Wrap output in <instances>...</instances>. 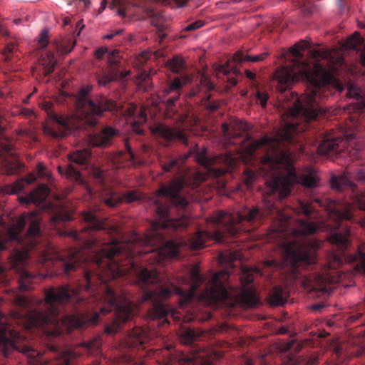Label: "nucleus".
I'll return each mask as SVG.
<instances>
[{"label":"nucleus","mask_w":365,"mask_h":365,"mask_svg":"<svg viewBox=\"0 0 365 365\" xmlns=\"http://www.w3.org/2000/svg\"><path fill=\"white\" fill-rule=\"evenodd\" d=\"M196 160L205 168H209L212 165L211 160H208L206 157L205 150H202L200 152H198L195 155Z\"/></svg>","instance_id":"49"},{"label":"nucleus","mask_w":365,"mask_h":365,"mask_svg":"<svg viewBox=\"0 0 365 365\" xmlns=\"http://www.w3.org/2000/svg\"><path fill=\"white\" fill-rule=\"evenodd\" d=\"M162 5L169 6H184L187 2V0H154Z\"/></svg>","instance_id":"53"},{"label":"nucleus","mask_w":365,"mask_h":365,"mask_svg":"<svg viewBox=\"0 0 365 365\" xmlns=\"http://www.w3.org/2000/svg\"><path fill=\"white\" fill-rule=\"evenodd\" d=\"M84 346L90 350H96L99 348L100 343L97 338L84 343Z\"/></svg>","instance_id":"62"},{"label":"nucleus","mask_w":365,"mask_h":365,"mask_svg":"<svg viewBox=\"0 0 365 365\" xmlns=\"http://www.w3.org/2000/svg\"><path fill=\"white\" fill-rule=\"evenodd\" d=\"M188 78H177L173 79L168 87L164 89V93L173 95L165 100V106L167 109L171 110L175 103L178 101L180 96V90L182 87L187 84Z\"/></svg>","instance_id":"25"},{"label":"nucleus","mask_w":365,"mask_h":365,"mask_svg":"<svg viewBox=\"0 0 365 365\" xmlns=\"http://www.w3.org/2000/svg\"><path fill=\"white\" fill-rule=\"evenodd\" d=\"M283 247L284 264L297 267L314 263V252L319 247V242L303 237L300 240L285 242Z\"/></svg>","instance_id":"8"},{"label":"nucleus","mask_w":365,"mask_h":365,"mask_svg":"<svg viewBox=\"0 0 365 365\" xmlns=\"http://www.w3.org/2000/svg\"><path fill=\"white\" fill-rule=\"evenodd\" d=\"M267 56V53H262L256 56H246L247 61H252L253 63L260 62L264 59V58Z\"/></svg>","instance_id":"60"},{"label":"nucleus","mask_w":365,"mask_h":365,"mask_svg":"<svg viewBox=\"0 0 365 365\" xmlns=\"http://www.w3.org/2000/svg\"><path fill=\"white\" fill-rule=\"evenodd\" d=\"M151 133L156 138H163L165 140H178L187 145V139L181 130L172 128L162 123H158L150 127Z\"/></svg>","instance_id":"20"},{"label":"nucleus","mask_w":365,"mask_h":365,"mask_svg":"<svg viewBox=\"0 0 365 365\" xmlns=\"http://www.w3.org/2000/svg\"><path fill=\"white\" fill-rule=\"evenodd\" d=\"M87 258L85 252L82 250H70L66 257L60 254L56 247L50 245L43 255L42 262L48 260L59 262L63 268L64 273L68 274L78 267L79 262L86 261Z\"/></svg>","instance_id":"14"},{"label":"nucleus","mask_w":365,"mask_h":365,"mask_svg":"<svg viewBox=\"0 0 365 365\" xmlns=\"http://www.w3.org/2000/svg\"><path fill=\"white\" fill-rule=\"evenodd\" d=\"M256 268L243 267L240 274V280L243 289L237 292L232 287H227V282L230 274L226 271H220L215 273L208 281L206 289L202 294V299L208 303L215 304L223 302L229 307H232L238 302L250 308L257 305L259 302L255 290L250 284L254 280V274L258 273Z\"/></svg>","instance_id":"6"},{"label":"nucleus","mask_w":365,"mask_h":365,"mask_svg":"<svg viewBox=\"0 0 365 365\" xmlns=\"http://www.w3.org/2000/svg\"><path fill=\"white\" fill-rule=\"evenodd\" d=\"M116 130L111 127H106L101 133L89 137V142L92 146L105 147L110 144L113 137L115 135Z\"/></svg>","instance_id":"28"},{"label":"nucleus","mask_w":365,"mask_h":365,"mask_svg":"<svg viewBox=\"0 0 365 365\" xmlns=\"http://www.w3.org/2000/svg\"><path fill=\"white\" fill-rule=\"evenodd\" d=\"M361 42V37L359 33L355 32L351 37L346 39L343 45L345 49H355L356 46Z\"/></svg>","instance_id":"46"},{"label":"nucleus","mask_w":365,"mask_h":365,"mask_svg":"<svg viewBox=\"0 0 365 365\" xmlns=\"http://www.w3.org/2000/svg\"><path fill=\"white\" fill-rule=\"evenodd\" d=\"M19 287L21 290L26 291L32 289L34 276L24 269L19 271Z\"/></svg>","instance_id":"37"},{"label":"nucleus","mask_w":365,"mask_h":365,"mask_svg":"<svg viewBox=\"0 0 365 365\" xmlns=\"http://www.w3.org/2000/svg\"><path fill=\"white\" fill-rule=\"evenodd\" d=\"M29 223L28 228L26 241V250L32 249L35 244V237L40 235V219L36 217L35 212H29L26 215L19 217L16 222L12 225L8 230L10 240H19V235L24 230L26 223Z\"/></svg>","instance_id":"13"},{"label":"nucleus","mask_w":365,"mask_h":365,"mask_svg":"<svg viewBox=\"0 0 365 365\" xmlns=\"http://www.w3.org/2000/svg\"><path fill=\"white\" fill-rule=\"evenodd\" d=\"M55 63H56V61L54 59L53 54L51 52L46 53L45 56L43 58L41 63L44 70V73L46 74L52 73L53 71Z\"/></svg>","instance_id":"44"},{"label":"nucleus","mask_w":365,"mask_h":365,"mask_svg":"<svg viewBox=\"0 0 365 365\" xmlns=\"http://www.w3.org/2000/svg\"><path fill=\"white\" fill-rule=\"evenodd\" d=\"M309 57L316 59V63H319L322 68H323L325 71L331 73V79L326 83V88L329 83H331L333 80V76L334 71L336 70L337 67L341 66L343 63V58L341 57H337L336 58V62L331 66H329L328 69H326L322 66L321 63H319L320 61H327V63L330 62V60L333 58L331 56V52L324 49V48H314L309 51ZM311 69L313 67H311Z\"/></svg>","instance_id":"21"},{"label":"nucleus","mask_w":365,"mask_h":365,"mask_svg":"<svg viewBox=\"0 0 365 365\" xmlns=\"http://www.w3.org/2000/svg\"><path fill=\"white\" fill-rule=\"evenodd\" d=\"M91 90V86L83 88L77 95L76 116L81 118L85 123L94 125L97 123V118L102 112L109 110L106 106H97L88 95Z\"/></svg>","instance_id":"12"},{"label":"nucleus","mask_w":365,"mask_h":365,"mask_svg":"<svg viewBox=\"0 0 365 365\" xmlns=\"http://www.w3.org/2000/svg\"><path fill=\"white\" fill-rule=\"evenodd\" d=\"M226 145H240L245 143V138H240L248 129L247 124L239 119L231 120L230 123L222 125Z\"/></svg>","instance_id":"18"},{"label":"nucleus","mask_w":365,"mask_h":365,"mask_svg":"<svg viewBox=\"0 0 365 365\" xmlns=\"http://www.w3.org/2000/svg\"><path fill=\"white\" fill-rule=\"evenodd\" d=\"M214 68L217 71V73H222L224 76H227L230 72L229 69V62L220 65H215Z\"/></svg>","instance_id":"55"},{"label":"nucleus","mask_w":365,"mask_h":365,"mask_svg":"<svg viewBox=\"0 0 365 365\" xmlns=\"http://www.w3.org/2000/svg\"><path fill=\"white\" fill-rule=\"evenodd\" d=\"M288 294L286 288L276 286L269 295V303L272 306H280L287 301Z\"/></svg>","instance_id":"32"},{"label":"nucleus","mask_w":365,"mask_h":365,"mask_svg":"<svg viewBox=\"0 0 365 365\" xmlns=\"http://www.w3.org/2000/svg\"><path fill=\"white\" fill-rule=\"evenodd\" d=\"M346 96L356 100L353 104L357 105V109L365 108V91L351 83L346 84Z\"/></svg>","instance_id":"31"},{"label":"nucleus","mask_w":365,"mask_h":365,"mask_svg":"<svg viewBox=\"0 0 365 365\" xmlns=\"http://www.w3.org/2000/svg\"><path fill=\"white\" fill-rule=\"evenodd\" d=\"M302 130L296 121L287 123L276 136L264 135L259 140L247 141L243 147H240L237 155L227 153L223 160L230 168L236 167L239 161L247 164L252 160L257 149L265 147L267 153L262 159V168L264 175L271 177L270 180L265 181L266 194L270 196L278 191L279 197L285 198L296 182H301L307 187H315L319 181L317 176L310 173L304 175L300 178L297 177L292 164V153L285 150L281 144L282 141L292 143L294 134Z\"/></svg>","instance_id":"2"},{"label":"nucleus","mask_w":365,"mask_h":365,"mask_svg":"<svg viewBox=\"0 0 365 365\" xmlns=\"http://www.w3.org/2000/svg\"><path fill=\"white\" fill-rule=\"evenodd\" d=\"M76 118L83 120L77 116L65 117L56 114H51L50 118L43 124V133L51 138H64L79 126L76 124Z\"/></svg>","instance_id":"15"},{"label":"nucleus","mask_w":365,"mask_h":365,"mask_svg":"<svg viewBox=\"0 0 365 365\" xmlns=\"http://www.w3.org/2000/svg\"><path fill=\"white\" fill-rule=\"evenodd\" d=\"M91 90V86L83 88L77 95L76 116L81 118L85 123L94 125L97 123V118L102 112L109 110L106 106H97L88 95Z\"/></svg>","instance_id":"11"},{"label":"nucleus","mask_w":365,"mask_h":365,"mask_svg":"<svg viewBox=\"0 0 365 365\" xmlns=\"http://www.w3.org/2000/svg\"><path fill=\"white\" fill-rule=\"evenodd\" d=\"M255 178L256 174L252 170L247 168L245 170L242 176V181L244 182L245 185L247 186V188L252 187V184L255 180Z\"/></svg>","instance_id":"48"},{"label":"nucleus","mask_w":365,"mask_h":365,"mask_svg":"<svg viewBox=\"0 0 365 365\" xmlns=\"http://www.w3.org/2000/svg\"><path fill=\"white\" fill-rule=\"evenodd\" d=\"M183 59L180 56H174L169 62V67L173 72L178 73L183 67Z\"/></svg>","instance_id":"47"},{"label":"nucleus","mask_w":365,"mask_h":365,"mask_svg":"<svg viewBox=\"0 0 365 365\" xmlns=\"http://www.w3.org/2000/svg\"><path fill=\"white\" fill-rule=\"evenodd\" d=\"M264 212L259 207H253L246 215H240L237 211L228 212L219 211L213 213L208 221L225 227L229 235H235L240 230L239 224L242 220L255 222L262 219Z\"/></svg>","instance_id":"10"},{"label":"nucleus","mask_w":365,"mask_h":365,"mask_svg":"<svg viewBox=\"0 0 365 365\" xmlns=\"http://www.w3.org/2000/svg\"><path fill=\"white\" fill-rule=\"evenodd\" d=\"M138 108L133 104H130L126 108L125 110V116L134 117L133 120L131 122L132 128L135 133L140 134L142 130L140 125L146 122L147 116L145 112L140 108L138 112Z\"/></svg>","instance_id":"27"},{"label":"nucleus","mask_w":365,"mask_h":365,"mask_svg":"<svg viewBox=\"0 0 365 365\" xmlns=\"http://www.w3.org/2000/svg\"><path fill=\"white\" fill-rule=\"evenodd\" d=\"M358 120L356 116H351L349 123H346L344 138L336 137L327 138L319 144L317 152L319 155L326 156L327 159L334 160V158H344V154L350 156L355 155L357 151L354 149L351 142L356 138V134L351 133L353 128L357 127Z\"/></svg>","instance_id":"7"},{"label":"nucleus","mask_w":365,"mask_h":365,"mask_svg":"<svg viewBox=\"0 0 365 365\" xmlns=\"http://www.w3.org/2000/svg\"><path fill=\"white\" fill-rule=\"evenodd\" d=\"M351 176H354L359 181H365V167L358 169L355 174L346 173L340 177H333L331 181V187L336 190H341L342 186L353 188L354 184L350 179Z\"/></svg>","instance_id":"24"},{"label":"nucleus","mask_w":365,"mask_h":365,"mask_svg":"<svg viewBox=\"0 0 365 365\" xmlns=\"http://www.w3.org/2000/svg\"><path fill=\"white\" fill-rule=\"evenodd\" d=\"M208 239H213L215 242H222V235L220 231L214 232L207 230L199 231L187 241L182 240L167 241L163 247L140 250L138 245H156L163 242L162 234L157 230H153L146 234L143 239L138 234H133L129 241L115 240L104 245V247L93 258V264L98 267L99 271L91 269L85 271L84 279L87 282V285L85 286L86 290L94 292L96 284H105L101 292L103 295L101 314H105L109 312L111 308L115 309V321L112 325L106 327V332L107 334L116 332L120 324L130 320L132 317L130 301L127 299L124 294L117 297L106 283L109 279H115L129 272L130 269H133L135 254L137 252L149 254L150 256L147 260L150 261V264H158L167 257L177 255L181 247L186 246L191 250L202 249L204 242Z\"/></svg>","instance_id":"1"},{"label":"nucleus","mask_w":365,"mask_h":365,"mask_svg":"<svg viewBox=\"0 0 365 365\" xmlns=\"http://www.w3.org/2000/svg\"><path fill=\"white\" fill-rule=\"evenodd\" d=\"M151 334L145 329L140 327H135L129 332L128 334V342L127 346H142L148 339H150Z\"/></svg>","instance_id":"30"},{"label":"nucleus","mask_w":365,"mask_h":365,"mask_svg":"<svg viewBox=\"0 0 365 365\" xmlns=\"http://www.w3.org/2000/svg\"><path fill=\"white\" fill-rule=\"evenodd\" d=\"M189 157V155H185L182 157H180L179 159H175V160H170L169 163H168L167 164H165L163 166V168L165 171L166 172H168L171 170V168H173L175 167H177L178 166V164H179V162H182L183 160H185L186 158H187Z\"/></svg>","instance_id":"51"},{"label":"nucleus","mask_w":365,"mask_h":365,"mask_svg":"<svg viewBox=\"0 0 365 365\" xmlns=\"http://www.w3.org/2000/svg\"><path fill=\"white\" fill-rule=\"evenodd\" d=\"M309 47V43L304 41H299L292 46L289 48V53L295 57V59L292 60V61H308L307 60L303 59L302 52L308 49Z\"/></svg>","instance_id":"36"},{"label":"nucleus","mask_w":365,"mask_h":365,"mask_svg":"<svg viewBox=\"0 0 365 365\" xmlns=\"http://www.w3.org/2000/svg\"><path fill=\"white\" fill-rule=\"evenodd\" d=\"M257 103H259L262 108H264L268 101V95L265 93L257 92L255 93Z\"/></svg>","instance_id":"56"},{"label":"nucleus","mask_w":365,"mask_h":365,"mask_svg":"<svg viewBox=\"0 0 365 365\" xmlns=\"http://www.w3.org/2000/svg\"><path fill=\"white\" fill-rule=\"evenodd\" d=\"M26 184H27L26 181L24 179H21L12 185L3 187L2 192L7 195L16 194L24 189Z\"/></svg>","instance_id":"41"},{"label":"nucleus","mask_w":365,"mask_h":365,"mask_svg":"<svg viewBox=\"0 0 365 365\" xmlns=\"http://www.w3.org/2000/svg\"><path fill=\"white\" fill-rule=\"evenodd\" d=\"M100 196L101 201L109 207H115L120 202H130L135 199V195L133 192H128L120 198L110 190L102 191Z\"/></svg>","instance_id":"29"},{"label":"nucleus","mask_w":365,"mask_h":365,"mask_svg":"<svg viewBox=\"0 0 365 365\" xmlns=\"http://www.w3.org/2000/svg\"><path fill=\"white\" fill-rule=\"evenodd\" d=\"M157 205V214L160 220H161V227H173V229H180L187 227V219L182 217V218H171L170 213L173 211L175 207H179V206H175L171 202V206L168 207L164 205L158 204ZM181 207V206H180Z\"/></svg>","instance_id":"19"},{"label":"nucleus","mask_w":365,"mask_h":365,"mask_svg":"<svg viewBox=\"0 0 365 365\" xmlns=\"http://www.w3.org/2000/svg\"><path fill=\"white\" fill-rule=\"evenodd\" d=\"M58 170L61 174L66 175V176L69 180L82 185H85L86 189H87V190L91 192V190L89 189L88 186L86 185L81 174L79 173V172L72 165H68L65 169L61 168V167H58Z\"/></svg>","instance_id":"33"},{"label":"nucleus","mask_w":365,"mask_h":365,"mask_svg":"<svg viewBox=\"0 0 365 365\" xmlns=\"http://www.w3.org/2000/svg\"><path fill=\"white\" fill-rule=\"evenodd\" d=\"M27 251L26 250H18L14 255L11 257V267L16 268L21 264L26 263L27 259Z\"/></svg>","instance_id":"43"},{"label":"nucleus","mask_w":365,"mask_h":365,"mask_svg":"<svg viewBox=\"0 0 365 365\" xmlns=\"http://www.w3.org/2000/svg\"><path fill=\"white\" fill-rule=\"evenodd\" d=\"M21 352L27 355L29 363L31 364L40 365L43 362L42 354L28 346H24Z\"/></svg>","instance_id":"38"},{"label":"nucleus","mask_w":365,"mask_h":365,"mask_svg":"<svg viewBox=\"0 0 365 365\" xmlns=\"http://www.w3.org/2000/svg\"><path fill=\"white\" fill-rule=\"evenodd\" d=\"M70 220H71L70 215L67 213L66 214H58L56 216H53L51 218V220L53 222H58V221L67 222V221H69Z\"/></svg>","instance_id":"63"},{"label":"nucleus","mask_w":365,"mask_h":365,"mask_svg":"<svg viewBox=\"0 0 365 365\" xmlns=\"http://www.w3.org/2000/svg\"><path fill=\"white\" fill-rule=\"evenodd\" d=\"M287 217L285 216L281 217L279 225L274 228L275 232H283L287 230Z\"/></svg>","instance_id":"59"},{"label":"nucleus","mask_w":365,"mask_h":365,"mask_svg":"<svg viewBox=\"0 0 365 365\" xmlns=\"http://www.w3.org/2000/svg\"><path fill=\"white\" fill-rule=\"evenodd\" d=\"M91 153L88 150H77L68 155L70 161L78 165H84L90 157Z\"/></svg>","instance_id":"40"},{"label":"nucleus","mask_w":365,"mask_h":365,"mask_svg":"<svg viewBox=\"0 0 365 365\" xmlns=\"http://www.w3.org/2000/svg\"><path fill=\"white\" fill-rule=\"evenodd\" d=\"M349 227H346L344 233L334 232L327 237V241L336 249L340 250L341 255H334V260L338 264H342L344 261L349 263L356 262V269L365 274V245H361L357 254L346 256L344 250L351 246Z\"/></svg>","instance_id":"9"},{"label":"nucleus","mask_w":365,"mask_h":365,"mask_svg":"<svg viewBox=\"0 0 365 365\" xmlns=\"http://www.w3.org/2000/svg\"><path fill=\"white\" fill-rule=\"evenodd\" d=\"M118 71L115 68H108L107 72L98 77V83L100 86H106L118 78Z\"/></svg>","instance_id":"39"},{"label":"nucleus","mask_w":365,"mask_h":365,"mask_svg":"<svg viewBox=\"0 0 365 365\" xmlns=\"http://www.w3.org/2000/svg\"><path fill=\"white\" fill-rule=\"evenodd\" d=\"M318 230V226L314 222L299 220L298 226L294 230L295 235H302V236L313 235Z\"/></svg>","instance_id":"35"},{"label":"nucleus","mask_w":365,"mask_h":365,"mask_svg":"<svg viewBox=\"0 0 365 365\" xmlns=\"http://www.w3.org/2000/svg\"><path fill=\"white\" fill-rule=\"evenodd\" d=\"M182 337L187 339V342H190L195 341L198 337V334L196 333L195 330L192 329H185L182 331Z\"/></svg>","instance_id":"54"},{"label":"nucleus","mask_w":365,"mask_h":365,"mask_svg":"<svg viewBox=\"0 0 365 365\" xmlns=\"http://www.w3.org/2000/svg\"><path fill=\"white\" fill-rule=\"evenodd\" d=\"M82 218L86 223L88 224L87 227L83 229V231L88 230H99L102 229L101 222L98 220L94 214L90 211L84 212Z\"/></svg>","instance_id":"34"},{"label":"nucleus","mask_w":365,"mask_h":365,"mask_svg":"<svg viewBox=\"0 0 365 365\" xmlns=\"http://www.w3.org/2000/svg\"><path fill=\"white\" fill-rule=\"evenodd\" d=\"M81 302L78 297V289H71L68 285H64L56 288L50 287L44 291V299L37 301V304H43L44 311L40 309H31L26 314L24 320L26 328L38 327L45 325H53L54 329L48 334L57 336L61 334V326H64L68 330L81 328L84 324H95L98 322L99 313H94L89 319L80 317L77 315H70L63 319L59 317V309L54 305L56 303L63 304L70 299ZM21 314L19 312H12L10 317L12 320L21 321Z\"/></svg>","instance_id":"4"},{"label":"nucleus","mask_w":365,"mask_h":365,"mask_svg":"<svg viewBox=\"0 0 365 365\" xmlns=\"http://www.w3.org/2000/svg\"><path fill=\"white\" fill-rule=\"evenodd\" d=\"M336 279L330 272L304 277L301 280L302 286L309 292H316L318 296L326 294L329 289V285L336 282Z\"/></svg>","instance_id":"16"},{"label":"nucleus","mask_w":365,"mask_h":365,"mask_svg":"<svg viewBox=\"0 0 365 365\" xmlns=\"http://www.w3.org/2000/svg\"><path fill=\"white\" fill-rule=\"evenodd\" d=\"M246 56L247 55H245L242 51H239L235 53L234 56H232V61L235 63H240L241 62L247 61Z\"/></svg>","instance_id":"61"},{"label":"nucleus","mask_w":365,"mask_h":365,"mask_svg":"<svg viewBox=\"0 0 365 365\" xmlns=\"http://www.w3.org/2000/svg\"><path fill=\"white\" fill-rule=\"evenodd\" d=\"M4 166L7 168L8 173L13 174L18 170L20 167V164L17 160L13 158L11 161L6 160V163H4Z\"/></svg>","instance_id":"52"},{"label":"nucleus","mask_w":365,"mask_h":365,"mask_svg":"<svg viewBox=\"0 0 365 365\" xmlns=\"http://www.w3.org/2000/svg\"><path fill=\"white\" fill-rule=\"evenodd\" d=\"M204 25V22L202 21H197L192 24H189L185 27V31H193L199 29L200 27H202Z\"/></svg>","instance_id":"64"},{"label":"nucleus","mask_w":365,"mask_h":365,"mask_svg":"<svg viewBox=\"0 0 365 365\" xmlns=\"http://www.w3.org/2000/svg\"><path fill=\"white\" fill-rule=\"evenodd\" d=\"M314 201L319 203L321 207H325L329 219H333L336 222L351 219L352 204L336 202L329 199H315Z\"/></svg>","instance_id":"17"},{"label":"nucleus","mask_w":365,"mask_h":365,"mask_svg":"<svg viewBox=\"0 0 365 365\" xmlns=\"http://www.w3.org/2000/svg\"><path fill=\"white\" fill-rule=\"evenodd\" d=\"M48 29H43L39 34L38 43L41 47H45L48 43Z\"/></svg>","instance_id":"58"},{"label":"nucleus","mask_w":365,"mask_h":365,"mask_svg":"<svg viewBox=\"0 0 365 365\" xmlns=\"http://www.w3.org/2000/svg\"><path fill=\"white\" fill-rule=\"evenodd\" d=\"M183 186V182L182 180H173L170 182V185L167 187H162L156 191L157 195L159 196H169L172 199V203L175 206H181V208H184L187 205V202L185 199L178 197V192L181 190Z\"/></svg>","instance_id":"22"},{"label":"nucleus","mask_w":365,"mask_h":365,"mask_svg":"<svg viewBox=\"0 0 365 365\" xmlns=\"http://www.w3.org/2000/svg\"><path fill=\"white\" fill-rule=\"evenodd\" d=\"M49 195V189L44 184L40 185L35 190L24 197H19L21 204L41 203Z\"/></svg>","instance_id":"26"},{"label":"nucleus","mask_w":365,"mask_h":365,"mask_svg":"<svg viewBox=\"0 0 365 365\" xmlns=\"http://www.w3.org/2000/svg\"><path fill=\"white\" fill-rule=\"evenodd\" d=\"M77 356L76 353L72 349H67L61 352L58 356V362L54 365H70L73 360Z\"/></svg>","instance_id":"42"},{"label":"nucleus","mask_w":365,"mask_h":365,"mask_svg":"<svg viewBox=\"0 0 365 365\" xmlns=\"http://www.w3.org/2000/svg\"><path fill=\"white\" fill-rule=\"evenodd\" d=\"M118 61V51L117 50H113L108 53L107 62L109 65L108 68H115L113 66L117 64Z\"/></svg>","instance_id":"50"},{"label":"nucleus","mask_w":365,"mask_h":365,"mask_svg":"<svg viewBox=\"0 0 365 365\" xmlns=\"http://www.w3.org/2000/svg\"><path fill=\"white\" fill-rule=\"evenodd\" d=\"M21 336L15 329L6 327L0 329V349L4 355H7L13 349H17L16 344L20 342Z\"/></svg>","instance_id":"23"},{"label":"nucleus","mask_w":365,"mask_h":365,"mask_svg":"<svg viewBox=\"0 0 365 365\" xmlns=\"http://www.w3.org/2000/svg\"><path fill=\"white\" fill-rule=\"evenodd\" d=\"M299 212H302L307 217H311V218H317V213L315 209H314L312 204L304 203L303 202H299Z\"/></svg>","instance_id":"45"},{"label":"nucleus","mask_w":365,"mask_h":365,"mask_svg":"<svg viewBox=\"0 0 365 365\" xmlns=\"http://www.w3.org/2000/svg\"><path fill=\"white\" fill-rule=\"evenodd\" d=\"M191 284L188 291L184 292L180 287L176 286L170 279H163L159 276L155 269H142L138 272V284L140 286L161 282L153 292H145L142 297V301H151L153 304V309H150L148 318L150 319H163L162 324L168 323L165 317L168 314L163 302L169 299L174 294L180 295L182 297L181 304H186L195 295V291L197 287L203 282V278L199 274L198 269L193 267L190 270Z\"/></svg>","instance_id":"5"},{"label":"nucleus","mask_w":365,"mask_h":365,"mask_svg":"<svg viewBox=\"0 0 365 365\" xmlns=\"http://www.w3.org/2000/svg\"><path fill=\"white\" fill-rule=\"evenodd\" d=\"M290 66L279 68L274 78L281 86L278 91H285L284 86H288L293 83L300 81H307L310 84L307 93L300 98L291 92L286 93V96H292L293 103L287 105L288 110L285 115L289 118L302 117L304 120H310L315 118L319 111V101L321 96L326 97L324 94L326 83L330 79V73L325 71L319 63L314 65L311 69L309 61H292Z\"/></svg>","instance_id":"3"},{"label":"nucleus","mask_w":365,"mask_h":365,"mask_svg":"<svg viewBox=\"0 0 365 365\" xmlns=\"http://www.w3.org/2000/svg\"><path fill=\"white\" fill-rule=\"evenodd\" d=\"M15 304L21 307H26L31 304V301L24 295H17L15 298Z\"/></svg>","instance_id":"57"}]
</instances>
